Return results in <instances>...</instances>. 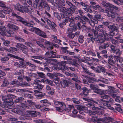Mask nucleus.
Returning <instances> with one entry per match:
<instances>
[{
  "label": "nucleus",
  "mask_w": 123,
  "mask_h": 123,
  "mask_svg": "<svg viewBox=\"0 0 123 123\" xmlns=\"http://www.w3.org/2000/svg\"><path fill=\"white\" fill-rule=\"evenodd\" d=\"M102 4L104 7H111V5H112L108 3H106L104 1L102 2Z\"/></svg>",
  "instance_id": "37998d69"
},
{
  "label": "nucleus",
  "mask_w": 123,
  "mask_h": 123,
  "mask_svg": "<svg viewBox=\"0 0 123 123\" xmlns=\"http://www.w3.org/2000/svg\"><path fill=\"white\" fill-rule=\"evenodd\" d=\"M75 36V34L74 33H71L67 35V37L70 39H73Z\"/></svg>",
  "instance_id": "680f3d73"
},
{
  "label": "nucleus",
  "mask_w": 123,
  "mask_h": 123,
  "mask_svg": "<svg viewBox=\"0 0 123 123\" xmlns=\"http://www.w3.org/2000/svg\"><path fill=\"white\" fill-rule=\"evenodd\" d=\"M43 3V4L44 8L45 9L48 11L50 10V8L49 6L46 1L44 0Z\"/></svg>",
  "instance_id": "412c9836"
},
{
  "label": "nucleus",
  "mask_w": 123,
  "mask_h": 123,
  "mask_svg": "<svg viewBox=\"0 0 123 123\" xmlns=\"http://www.w3.org/2000/svg\"><path fill=\"white\" fill-rule=\"evenodd\" d=\"M46 81L47 82V83L48 84L53 86H55L54 84L53 83V81L51 80L48 79H46Z\"/></svg>",
  "instance_id": "4d7b16f0"
},
{
  "label": "nucleus",
  "mask_w": 123,
  "mask_h": 123,
  "mask_svg": "<svg viewBox=\"0 0 123 123\" xmlns=\"http://www.w3.org/2000/svg\"><path fill=\"white\" fill-rule=\"evenodd\" d=\"M21 105H20L19 108L18 107L12 110V111L15 113H20L21 115H24L23 114H22L21 113H23V111L22 110H24V109L23 108H24V107L21 108Z\"/></svg>",
  "instance_id": "6e6552de"
},
{
  "label": "nucleus",
  "mask_w": 123,
  "mask_h": 123,
  "mask_svg": "<svg viewBox=\"0 0 123 123\" xmlns=\"http://www.w3.org/2000/svg\"><path fill=\"white\" fill-rule=\"evenodd\" d=\"M84 37L83 36L80 35L78 38V41L80 43H82L83 42L84 40Z\"/></svg>",
  "instance_id": "4c0bfd02"
},
{
  "label": "nucleus",
  "mask_w": 123,
  "mask_h": 123,
  "mask_svg": "<svg viewBox=\"0 0 123 123\" xmlns=\"http://www.w3.org/2000/svg\"><path fill=\"white\" fill-rule=\"evenodd\" d=\"M28 75L30 77H31L32 76L36 77L37 76V74L32 73V72L28 73Z\"/></svg>",
  "instance_id": "13d9d810"
},
{
  "label": "nucleus",
  "mask_w": 123,
  "mask_h": 123,
  "mask_svg": "<svg viewBox=\"0 0 123 123\" xmlns=\"http://www.w3.org/2000/svg\"><path fill=\"white\" fill-rule=\"evenodd\" d=\"M15 38L16 39L18 40L19 41L22 42H25V40L22 38L18 36H16L15 37Z\"/></svg>",
  "instance_id": "09e8293b"
},
{
  "label": "nucleus",
  "mask_w": 123,
  "mask_h": 123,
  "mask_svg": "<svg viewBox=\"0 0 123 123\" xmlns=\"http://www.w3.org/2000/svg\"><path fill=\"white\" fill-rule=\"evenodd\" d=\"M9 83L6 79H4L3 81V83L1 85L2 87H5L8 85Z\"/></svg>",
  "instance_id": "c85d7f7f"
},
{
  "label": "nucleus",
  "mask_w": 123,
  "mask_h": 123,
  "mask_svg": "<svg viewBox=\"0 0 123 123\" xmlns=\"http://www.w3.org/2000/svg\"><path fill=\"white\" fill-rule=\"evenodd\" d=\"M6 31V29L4 26H0V33L2 35H5Z\"/></svg>",
  "instance_id": "b1692460"
},
{
  "label": "nucleus",
  "mask_w": 123,
  "mask_h": 123,
  "mask_svg": "<svg viewBox=\"0 0 123 123\" xmlns=\"http://www.w3.org/2000/svg\"><path fill=\"white\" fill-rule=\"evenodd\" d=\"M27 102L25 104L23 103H21V107H24L27 108H28L30 106V105H32L33 104V103L32 102L31 100H27Z\"/></svg>",
  "instance_id": "1a4fd4ad"
},
{
  "label": "nucleus",
  "mask_w": 123,
  "mask_h": 123,
  "mask_svg": "<svg viewBox=\"0 0 123 123\" xmlns=\"http://www.w3.org/2000/svg\"><path fill=\"white\" fill-rule=\"evenodd\" d=\"M26 64L27 65H28L31 67L33 68H36V66L34 64H32L30 62H26Z\"/></svg>",
  "instance_id": "0e129e2a"
},
{
  "label": "nucleus",
  "mask_w": 123,
  "mask_h": 123,
  "mask_svg": "<svg viewBox=\"0 0 123 123\" xmlns=\"http://www.w3.org/2000/svg\"><path fill=\"white\" fill-rule=\"evenodd\" d=\"M108 88L109 89L105 90V92L108 93V94H110L111 92H114L115 88H114L112 87L111 86H108Z\"/></svg>",
  "instance_id": "5701e85b"
},
{
  "label": "nucleus",
  "mask_w": 123,
  "mask_h": 123,
  "mask_svg": "<svg viewBox=\"0 0 123 123\" xmlns=\"http://www.w3.org/2000/svg\"><path fill=\"white\" fill-rule=\"evenodd\" d=\"M34 91L35 93V95L37 96V97H39L42 98L45 94L44 93H43L41 92L36 90H34Z\"/></svg>",
  "instance_id": "dca6fc26"
},
{
  "label": "nucleus",
  "mask_w": 123,
  "mask_h": 123,
  "mask_svg": "<svg viewBox=\"0 0 123 123\" xmlns=\"http://www.w3.org/2000/svg\"><path fill=\"white\" fill-rule=\"evenodd\" d=\"M72 100L74 103L79 104L80 103L79 101L77 99L72 98Z\"/></svg>",
  "instance_id": "774afa93"
},
{
  "label": "nucleus",
  "mask_w": 123,
  "mask_h": 123,
  "mask_svg": "<svg viewBox=\"0 0 123 123\" xmlns=\"http://www.w3.org/2000/svg\"><path fill=\"white\" fill-rule=\"evenodd\" d=\"M24 71L23 70H22L19 71L18 72H16L15 73V74L16 75H19L22 73H23Z\"/></svg>",
  "instance_id": "338daca9"
},
{
  "label": "nucleus",
  "mask_w": 123,
  "mask_h": 123,
  "mask_svg": "<svg viewBox=\"0 0 123 123\" xmlns=\"http://www.w3.org/2000/svg\"><path fill=\"white\" fill-rule=\"evenodd\" d=\"M105 13H106L107 14V15L109 16H111V17L113 18H114L115 16L117 15V13L115 12L113 13V14L114 15H111L110 13H112V12H109L108 10H105Z\"/></svg>",
  "instance_id": "a878e982"
},
{
  "label": "nucleus",
  "mask_w": 123,
  "mask_h": 123,
  "mask_svg": "<svg viewBox=\"0 0 123 123\" xmlns=\"http://www.w3.org/2000/svg\"><path fill=\"white\" fill-rule=\"evenodd\" d=\"M37 74H38V76L41 78H44L45 77V75L43 73L37 72Z\"/></svg>",
  "instance_id": "6e6d98bb"
},
{
  "label": "nucleus",
  "mask_w": 123,
  "mask_h": 123,
  "mask_svg": "<svg viewBox=\"0 0 123 123\" xmlns=\"http://www.w3.org/2000/svg\"><path fill=\"white\" fill-rule=\"evenodd\" d=\"M31 58H33L35 59H38L41 60H42V59H46V58L42 57V56H31Z\"/></svg>",
  "instance_id": "c756f323"
},
{
  "label": "nucleus",
  "mask_w": 123,
  "mask_h": 123,
  "mask_svg": "<svg viewBox=\"0 0 123 123\" xmlns=\"http://www.w3.org/2000/svg\"><path fill=\"white\" fill-rule=\"evenodd\" d=\"M77 108L80 110L83 111L84 110L86 109L87 108L83 106H78Z\"/></svg>",
  "instance_id": "8fccbe9b"
},
{
  "label": "nucleus",
  "mask_w": 123,
  "mask_h": 123,
  "mask_svg": "<svg viewBox=\"0 0 123 123\" xmlns=\"http://www.w3.org/2000/svg\"><path fill=\"white\" fill-rule=\"evenodd\" d=\"M103 123H108L114 121V119L110 117L107 116L104 118Z\"/></svg>",
  "instance_id": "9b49d317"
},
{
  "label": "nucleus",
  "mask_w": 123,
  "mask_h": 123,
  "mask_svg": "<svg viewBox=\"0 0 123 123\" xmlns=\"http://www.w3.org/2000/svg\"><path fill=\"white\" fill-rule=\"evenodd\" d=\"M101 96V98L105 99H108L109 98L108 95L105 94L102 95Z\"/></svg>",
  "instance_id": "e2e57ef3"
},
{
  "label": "nucleus",
  "mask_w": 123,
  "mask_h": 123,
  "mask_svg": "<svg viewBox=\"0 0 123 123\" xmlns=\"http://www.w3.org/2000/svg\"><path fill=\"white\" fill-rule=\"evenodd\" d=\"M80 22L83 24H85L86 22H89L90 20L87 17L85 16H83L81 17V19L80 20Z\"/></svg>",
  "instance_id": "9d476101"
},
{
  "label": "nucleus",
  "mask_w": 123,
  "mask_h": 123,
  "mask_svg": "<svg viewBox=\"0 0 123 123\" xmlns=\"http://www.w3.org/2000/svg\"><path fill=\"white\" fill-rule=\"evenodd\" d=\"M23 12H22L23 13L25 12L26 13H29L30 12V10L28 8L25 7L24 6H23Z\"/></svg>",
  "instance_id": "a18cd8bd"
},
{
  "label": "nucleus",
  "mask_w": 123,
  "mask_h": 123,
  "mask_svg": "<svg viewBox=\"0 0 123 123\" xmlns=\"http://www.w3.org/2000/svg\"><path fill=\"white\" fill-rule=\"evenodd\" d=\"M1 62L3 63H5L9 60V58L7 57H4L1 58Z\"/></svg>",
  "instance_id": "c03bdc74"
},
{
  "label": "nucleus",
  "mask_w": 123,
  "mask_h": 123,
  "mask_svg": "<svg viewBox=\"0 0 123 123\" xmlns=\"http://www.w3.org/2000/svg\"><path fill=\"white\" fill-rule=\"evenodd\" d=\"M66 12V14L68 16H73L72 14L74 13V11L72 9L68 8L67 9Z\"/></svg>",
  "instance_id": "a211bd4d"
},
{
  "label": "nucleus",
  "mask_w": 123,
  "mask_h": 123,
  "mask_svg": "<svg viewBox=\"0 0 123 123\" xmlns=\"http://www.w3.org/2000/svg\"><path fill=\"white\" fill-rule=\"evenodd\" d=\"M19 86L22 87H26L29 86H30V84L26 82H23L19 84Z\"/></svg>",
  "instance_id": "c9c22d12"
},
{
  "label": "nucleus",
  "mask_w": 123,
  "mask_h": 123,
  "mask_svg": "<svg viewBox=\"0 0 123 123\" xmlns=\"http://www.w3.org/2000/svg\"><path fill=\"white\" fill-rule=\"evenodd\" d=\"M45 45L46 46L48 47L47 49H50L51 50L53 49V46H54L56 47H58V45L55 44H54L53 43L50 42L46 41L44 42Z\"/></svg>",
  "instance_id": "39448f33"
},
{
  "label": "nucleus",
  "mask_w": 123,
  "mask_h": 123,
  "mask_svg": "<svg viewBox=\"0 0 123 123\" xmlns=\"http://www.w3.org/2000/svg\"><path fill=\"white\" fill-rule=\"evenodd\" d=\"M120 27L117 24H114L113 25V29L114 30H116V32L118 31V29H119Z\"/></svg>",
  "instance_id": "49530a36"
},
{
  "label": "nucleus",
  "mask_w": 123,
  "mask_h": 123,
  "mask_svg": "<svg viewBox=\"0 0 123 123\" xmlns=\"http://www.w3.org/2000/svg\"><path fill=\"white\" fill-rule=\"evenodd\" d=\"M14 6L15 9L21 12H23V9L24 6H21L19 4H17L16 5Z\"/></svg>",
  "instance_id": "ddd939ff"
},
{
  "label": "nucleus",
  "mask_w": 123,
  "mask_h": 123,
  "mask_svg": "<svg viewBox=\"0 0 123 123\" xmlns=\"http://www.w3.org/2000/svg\"><path fill=\"white\" fill-rule=\"evenodd\" d=\"M88 36L90 38V40L93 43L94 41H95L96 39L95 37L94 38V36L93 34L89 33L88 34Z\"/></svg>",
  "instance_id": "e433bc0d"
},
{
  "label": "nucleus",
  "mask_w": 123,
  "mask_h": 123,
  "mask_svg": "<svg viewBox=\"0 0 123 123\" xmlns=\"http://www.w3.org/2000/svg\"><path fill=\"white\" fill-rule=\"evenodd\" d=\"M92 32L94 34L96 40L95 41H97L98 40V32L96 30L94 29H92L91 30Z\"/></svg>",
  "instance_id": "aec40b11"
},
{
  "label": "nucleus",
  "mask_w": 123,
  "mask_h": 123,
  "mask_svg": "<svg viewBox=\"0 0 123 123\" xmlns=\"http://www.w3.org/2000/svg\"><path fill=\"white\" fill-rule=\"evenodd\" d=\"M69 83L68 81L67 80H64L61 82V84L62 86L64 88L67 86Z\"/></svg>",
  "instance_id": "f3484780"
},
{
  "label": "nucleus",
  "mask_w": 123,
  "mask_h": 123,
  "mask_svg": "<svg viewBox=\"0 0 123 123\" xmlns=\"http://www.w3.org/2000/svg\"><path fill=\"white\" fill-rule=\"evenodd\" d=\"M111 5V7L113 8L114 9H115L116 11L117 12H119V11L120 10V9L118 7H117L112 5Z\"/></svg>",
  "instance_id": "3c124183"
},
{
  "label": "nucleus",
  "mask_w": 123,
  "mask_h": 123,
  "mask_svg": "<svg viewBox=\"0 0 123 123\" xmlns=\"http://www.w3.org/2000/svg\"><path fill=\"white\" fill-rule=\"evenodd\" d=\"M86 105L88 107L92 109L93 110L96 111H99V109L97 107H95L94 105L91 103H89L87 104Z\"/></svg>",
  "instance_id": "4be33fe9"
},
{
  "label": "nucleus",
  "mask_w": 123,
  "mask_h": 123,
  "mask_svg": "<svg viewBox=\"0 0 123 123\" xmlns=\"http://www.w3.org/2000/svg\"><path fill=\"white\" fill-rule=\"evenodd\" d=\"M43 86L41 84H38L37 86L35 87V88L38 89H41L43 88Z\"/></svg>",
  "instance_id": "69168bd1"
},
{
  "label": "nucleus",
  "mask_w": 123,
  "mask_h": 123,
  "mask_svg": "<svg viewBox=\"0 0 123 123\" xmlns=\"http://www.w3.org/2000/svg\"><path fill=\"white\" fill-rule=\"evenodd\" d=\"M97 114L98 115H101L102 114V113L100 111L94 110L93 111H89V114L90 115Z\"/></svg>",
  "instance_id": "f8f14e48"
},
{
  "label": "nucleus",
  "mask_w": 123,
  "mask_h": 123,
  "mask_svg": "<svg viewBox=\"0 0 123 123\" xmlns=\"http://www.w3.org/2000/svg\"><path fill=\"white\" fill-rule=\"evenodd\" d=\"M90 87L91 89L94 90L95 92L97 94L102 95L104 92L103 90L98 89L97 85L91 84L90 85Z\"/></svg>",
  "instance_id": "20e7f679"
},
{
  "label": "nucleus",
  "mask_w": 123,
  "mask_h": 123,
  "mask_svg": "<svg viewBox=\"0 0 123 123\" xmlns=\"http://www.w3.org/2000/svg\"><path fill=\"white\" fill-rule=\"evenodd\" d=\"M77 26L78 28L77 27V26H75L73 27V29L75 30H76L77 29L79 30H80V29L81 27H86V26L84 25H81L80 23V22H78L77 24Z\"/></svg>",
  "instance_id": "393cba45"
},
{
  "label": "nucleus",
  "mask_w": 123,
  "mask_h": 123,
  "mask_svg": "<svg viewBox=\"0 0 123 123\" xmlns=\"http://www.w3.org/2000/svg\"><path fill=\"white\" fill-rule=\"evenodd\" d=\"M20 21L25 25L28 27H32V26L35 25L34 23L33 22L30 23L25 20H20Z\"/></svg>",
  "instance_id": "4468645a"
},
{
  "label": "nucleus",
  "mask_w": 123,
  "mask_h": 123,
  "mask_svg": "<svg viewBox=\"0 0 123 123\" xmlns=\"http://www.w3.org/2000/svg\"><path fill=\"white\" fill-rule=\"evenodd\" d=\"M54 15L55 17L57 18L58 20H60L61 18V17L59 15V13L57 12H54Z\"/></svg>",
  "instance_id": "bf43d9fd"
},
{
  "label": "nucleus",
  "mask_w": 123,
  "mask_h": 123,
  "mask_svg": "<svg viewBox=\"0 0 123 123\" xmlns=\"http://www.w3.org/2000/svg\"><path fill=\"white\" fill-rule=\"evenodd\" d=\"M58 9V10H60L61 12H66V8L62 6L59 7Z\"/></svg>",
  "instance_id": "864d4df0"
},
{
  "label": "nucleus",
  "mask_w": 123,
  "mask_h": 123,
  "mask_svg": "<svg viewBox=\"0 0 123 123\" xmlns=\"http://www.w3.org/2000/svg\"><path fill=\"white\" fill-rule=\"evenodd\" d=\"M116 46H115L112 44H111L110 46L111 49V52L117 55H114L113 56L112 55H109L108 63L109 64L112 66L113 64H114L115 63V61L113 60V58H114L115 59V62H118L120 56L122 54V52L120 51L119 49L116 48Z\"/></svg>",
  "instance_id": "f257e3e1"
},
{
  "label": "nucleus",
  "mask_w": 123,
  "mask_h": 123,
  "mask_svg": "<svg viewBox=\"0 0 123 123\" xmlns=\"http://www.w3.org/2000/svg\"><path fill=\"white\" fill-rule=\"evenodd\" d=\"M66 64H71L75 66H76L77 64L75 62H73V61L71 60H67L66 61Z\"/></svg>",
  "instance_id": "ea45409f"
},
{
  "label": "nucleus",
  "mask_w": 123,
  "mask_h": 123,
  "mask_svg": "<svg viewBox=\"0 0 123 123\" xmlns=\"http://www.w3.org/2000/svg\"><path fill=\"white\" fill-rule=\"evenodd\" d=\"M74 107L73 105H68V107L64 109V110L66 111H71L73 109Z\"/></svg>",
  "instance_id": "7c9ffc66"
},
{
  "label": "nucleus",
  "mask_w": 123,
  "mask_h": 123,
  "mask_svg": "<svg viewBox=\"0 0 123 123\" xmlns=\"http://www.w3.org/2000/svg\"><path fill=\"white\" fill-rule=\"evenodd\" d=\"M88 82L89 83H94V81H98L94 78L93 77H87Z\"/></svg>",
  "instance_id": "2f4dec72"
},
{
  "label": "nucleus",
  "mask_w": 123,
  "mask_h": 123,
  "mask_svg": "<svg viewBox=\"0 0 123 123\" xmlns=\"http://www.w3.org/2000/svg\"><path fill=\"white\" fill-rule=\"evenodd\" d=\"M95 29L96 30L99 31L100 35L102 37H105L106 36H108L107 31L103 25H100L98 27L96 26Z\"/></svg>",
  "instance_id": "f03ea898"
},
{
  "label": "nucleus",
  "mask_w": 123,
  "mask_h": 123,
  "mask_svg": "<svg viewBox=\"0 0 123 123\" xmlns=\"http://www.w3.org/2000/svg\"><path fill=\"white\" fill-rule=\"evenodd\" d=\"M44 0H41L39 4V8L41 10H43L44 7V5L43 2Z\"/></svg>",
  "instance_id": "58836bf2"
},
{
  "label": "nucleus",
  "mask_w": 123,
  "mask_h": 123,
  "mask_svg": "<svg viewBox=\"0 0 123 123\" xmlns=\"http://www.w3.org/2000/svg\"><path fill=\"white\" fill-rule=\"evenodd\" d=\"M2 99L3 101L6 103H10L8 101H9V100L8 99L7 95L2 96Z\"/></svg>",
  "instance_id": "a19ab883"
},
{
  "label": "nucleus",
  "mask_w": 123,
  "mask_h": 123,
  "mask_svg": "<svg viewBox=\"0 0 123 123\" xmlns=\"http://www.w3.org/2000/svg\"><path fill=\"white\" fill-rule=\"evenodd\" d=\"M16 47L18 49H19L22 50V51L25 54H26L27 53L26 51H24V50L23 49H25L27 50L28 48L27 47L25 46L24 45L21 43H17Z\"/></svg>",
  "instance_id": "423d86ee"
},
{
  "label": "nucleus",
  "mask_w": 123,
  "mask_h": 123,
  "mask_svg": "<svg viewBox=\"0 0 123 123\" xmlns=\"http://www.w3.org/2000/svg\"><path fill=\"white\" fill-rule=\"evenodd\" d=\"M7 55L11 57H12L14 58H15L17 59H18L20 60H21L24 61V59L23 58H21L18 56H15L14 55L11 54H8Z\"/></svg>",
  "instance_id": "72a5a7b5"
},
{
  "label": "nucleus",
  "mask_w": 123,
  "mask_h": 123,
  "mask_svg": "<svg viewBox=\"0 0 123 123\" xmlns=\"http://www.w3.org/2000/svg\"><path fill=\"white\" fill-rule=\"evenodd\" d=\"M91 55L92 56H95L96 55L95 53L94 52L90 50L87 51V53L86 54V55Z\"/></svg>",
  "instance_id": "f704fd0d"
},
{
  "label": "nucleus",
  "mask_w": 123,
  "mask_h": 123,
  "mask_svg": "<svg viewBox=\"0 0 123 123\" xmlns=\"http://www.w3.org/2000/svg\"><path fill=\"white\" fill-rule=\"evenodd\" d=\"M40 102L41 103L43 104L44 105H45V104L46 105L49 103L48 101L46 99L41 100L40 101Z\"/></svg>",
  "instance_id": "5fc2aeb1"
},
{
  "label": "nucleus",
  "mask_w": 123,
  "mask_h": 123,
  "mask_svg": "<svg viewBox=\"0 0 123 123\" xmlns=\"http://www.w3.org/2000/svg\"><path fill=\"white\" fill-rule=\"evenodd\" d=\"M103 104L104 106L107 107L109 109L112 110H114V108L111 106V105L108 104L107 102L104 103Z\"/></svg>",
  "instance_id": "cd10ccee"
},
{
  "label": "nucleus",
  "mask_w": 123,
  "mask_h": 123,
  "mask_svg": "<svg viewBox=\"0 0 123 123\" xmlns=\"http://www.w3.org/2000/svg\"><path fill=\"white\" fill-rule=\"evenodd\" d=\"M74 19V17H71V18H69V22H70V23L69 25L70 27H74L75 23Z\"/></svg>",
  "instance_id": "2eb2a0df"
},
{
  "label": "nucleus",
  "mask_w": 123,
  "mask_h": 123,
  "mask_svg": "<svg viewBox=\"0 0 123 123\" xmlns=\"http://www.w3.org/2000/svg\"><path fill=\"white\" fill-rule=\"evenodd\" d=\"M54 102L55 105H60L61 107H66L65 105L63 102H59L56 100L54 101Z\"/></svg>",
  "instance_id": "6ab92c4d"
},
{
  "label": "nucleus",
  "mask_w": 123,
  "mask_h": 123,
  "mask_svg": "<svg viewBox=\"0 0 123 123\" xmlns=\"http://www.w3.org/2000/svg\"><path fill=\"white\" fill-rule=\"evenodd\" d=\"M29 30L31 31H34L36 34L44 38L46 37V34L38 28L33 27L32 29H31Z\"/></svg>",
  "instance_id": "7ed1b4c3"
},
{
  "label": "nucleus",
  "mask_w": 123,
  "mask_h": 123,
  "mask_svg": "<svg viewBox=\"0 0 123 123\" xmlns=\"http://www.w3.org/2000/svg\"><path fill=\"white\" fill-rule=\"evenodd\" d=\"M11 85H18L19 83L16 80H13L12 81H11L10 83Z\"/></svg>",
  "instance_id": "79ce46f5"
},
{
  "label": "nucleus",
  "mask_w": 123,
  "mask_h": 123,
  "mask_svg": "<svg viewBox=\"0 0 123 123\" xmlns=\"http://www.w3.org/2000/svg\"><path fill=\"white\" fill-rule=\"evenodd\" d=\"M45 20L47 23V24L52 29H55V27L56 26V25L55 23L52 22L51 21L47 18H44Z\"/></svg>",
  "instance_id": "0eeeda50"
},
{
  "label": "nucleus",
  "mask_w": 123,
  "mask_h": 123,
  "mask_svg": "<svg viewBox=\"0 0 123 123\" xmlns=\"http://www.w3.org/2000/svg\"><path fill=\"white\" fill-rule=\"evenodd\" d=\"M111 42L113 44L115 45H116L117 46H119V43L117 40L114 39H112L111 40Z\"/></svg>",
  "instance_id": "de8ad7c7"
},
{
  "label": "nucleus",
  "mask_w": 123,
  "mask_h": 123,
  "mask_svg": "<svg viewBox=\"0 0 123 123\" xmlns=\"http://www.w3.org/2000/svg\"><path fill=\"white\" fill-rule=\"evenodd\" d=\"M7 97L9 99V101H8L10 102H12V98H16V96L13 95L9 94L7 95Z\"/></svg>",
  "instance_id": "bb28decb"
},
{
  "label": "nucleus",
  "mask_w": 123,
  "mask_h": 123,
  "mask_svg": "<svg viewBox=\"0 0 123 123\" xmlns=\"http://www.w3.org/2000/svg\"><path fill=\"white\" fill-rule=\"evenodd\" d=\"M83 92L84 95H86L88 94L89 92V90L86 88L84 87L82 88Z\"/></svg>",
  "instance_id": "473e14b6"
},
{
  "label": "nucleus",
  "mask_w": 123,
  "mask_h": 123,
  "mask_svg": "<svg viewBox=\"0 0 123 123\" xmlns=\"http://www.w3.org/2000/svg\"><path fill=\"white\" fill-rule=\"evenodd\" d=\"M90 6L91 7L93 8L95 10H98L100 8V6L98 5H95L94 6L90 5Z\"/></svg>",
  "instance_id": "603ef678"
},
{
  "label": "nucleus",
  "mask_w": 123,
  "mask_h": 123,
  "mask_svg": "<svg viewBox=\"0 0 123 123\" xmlns=\"http://www.w3.org/2000/svg\"><path fill=\"white\" fill-rule=\"evenodd\" d=\"M69 18L68 17L67 19H65L64 20H62L61 23L63 25H65L66 24V23H68L69 22Z\"/></svg>",
  "instance_id": "052dcab7"
}]
</instances>
